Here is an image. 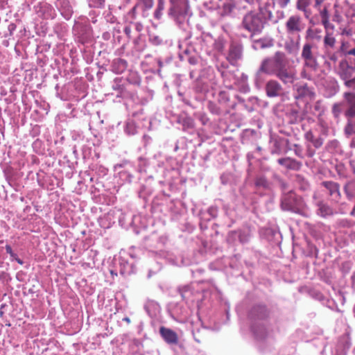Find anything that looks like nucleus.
I'll list each match as a JSON object with an SVG mask.
<instances>
[{
  "label": "nucleus",
  "mask_w": 355,
  "mask_h": 355,
  "mask_svg": "<svg viewBox=\"0 0 355 355\" xmlns=\"http://www.w3.org/2000/svg\"><path fill=\"white\" fill-rule=\"evenodd\" d=\"M251 331L257 340H261L266 336V310L264 306L256 305L250 312Z\"/></svg>",
  "instance_id": "f257e3e1"
},
{
  "label": "nucleus",
  "mask_w": 355,
  "mask_h": 355,
  "mask_svg": "<svg viewBox=\"0 0 355 355\" xmlns=\"http://www.w3.org/2000/svg\"><path fill=\"white\" fill-rule=\"evenodd\" d=\"M288 59L284 53L277 52L271 64L270 71L284 82L291 81L295 78V73L288 67Z\"/></svg>",
  "instance_id": "f03ea898"
},
{
  "label": "nucleus",
  "mask_w": 355,
  "mask_h": 355,
  "mask_svg": "<svg viewBox=\"0 0 355 355\" xmlns=\"http://www.w3.org/2000/svg\"><path fill=\"white\" fill-rule=\"evenodd\" d=\"M263 15V14H261ZM262 16L252 13L246 15L243 20V27L252 33V37L261 33L264 27V21Z\"/></svg>",
  "instance_id": "7ed1b4c3"
},
{
  "label": "nucleus",
  "mask_w": 355,
  "mask_h": 355,
  "mask_svg": "<svg viewBox=\"0 0 355 355\" xmlns=\"http://www.w3.org/2000/svg\"><path fill=\"white\" fill-rule=\"evenodd\" d=\"M282 207L286 211L302 214L304 204L302 199L298 198L295 193H289L283 198Z\"/></svg>",
  "instance_id": "20e7f679"
},
{
  "label": "nucleus",
  "mask_w": 355,
  "mask_h": 355,
  "mask_svg": "<svg viewBox=\"0 0 355 355\" xmlns=\"http://www.w3.org/2000/svg\"><path fill=\"white\" fill-rule=\"evenodd\" d=\"M313 45L311 43H305L302 49L301 58L304 60V67L309 68L312 71H316L319 67L317 58L312 51Z\"/></svg>",
  "instance_id": "39448f33"
},
{
  "label": "nucleus",
  "mask_w": 355,
  "mask_h": 355,
  "mask_svg": "<svg viewBox=\"0 0 355 355\" xmlns=\"http://www.w3.org/2000/svg\"><path fill=\"white\" fill-rule=\"evenodd\" d=\"M286 32L288 35L299 34L305 28L302 18L299 15L290 16L286 21Z\"/></svg>",
  "instance_id": "423d86ee"
},
{
  "label": "nucleus",
  "mask_w": 355,
  "mask_h": 355,
  "mask_svg": "<svg viewBox=\"0 0 355 355\" xmlns=\"http://www.w3.org/2000/svg\"><path fill=\"white\" fill-rule=\"evenodd\" d=\"M314 7L317 9L321 18V22L323 25L324 31L334 30L335 26L330 21V14L328 9V6L324 5L322 7V5L316 6V0H314Z\"/></svg>",
  "instance_id": "0eeeda50"
},
{
  "label": "nucleus",
  "mask_w": 355,
  "mask_h": 355,
  "mask_svg": "<svg viewBox=\"0 0 355 355\" xmlns=\"http://www.w3.org/2000/svg\"><path fill=\"white\" fill-rule=\"evenodd\" d=\"M343 97L347 104V109L345 111V117L355 119V92H345Z\"/></svg>",
  "instance_id": "6e6552de"
},
{
  "label": "nucleus",
  "mask_w": 355,
  "mask_h": 355,
  "mask_svg": "<svg viewBox=\"0 0 355 355\" xmlns=\"http://www.w3.org/2000/svg\"><path fill=\"white\" fill-rule=\"evenodd\" d=\"M353 69L348 64L346 59L340 61L338 67V73L340 78L345 82L352 77Z\"/></svg>",
  "instance_id": "1a4fd4ad"
},
{
  "label": "nucleus",
  "mask_w": 355,
  "mask_h": 355,
  "mask_svg": "<svg viewBox=\"0 0 355 355\" xmlns=\"http://www.w3.org/2000/svg\"><path fill=\"white\" fill-rule=\"evenodd\" d=\"M159 333L164 340L168 344H177L178 342V336L177 334L171 329L162 327L159 329Z\"/></svg>",
  "instance_id": "9d476101"
},
{
  "label": "nucleus",
  "mask_w": 355,
  "mask_h": 355,
  "mask_svg": "<svg viewBox=\"0 0 355 355\" xmlns=\"http://www.w3.org/2000/svg\"><path fill=\"white\" fill-rule=\"evenodd\" d=\"M189 8L187 2H180L170 8L169 15L173 17L183 16L187 14Z\"/></svg>",
  "instance_id": "9b49d317"
},
{
  "label": "nucleus",
  "mask_w": 355,
  "mask_h": 355,
  "mask_svg": "<svg viewBox=\"0 0 355 355\" xmlns=\"http://www.w3.org/2000/svg\"><path fill=\"white\" fill-rule=\"evenodd\" d=\"M336 40L333 33L329 31H325V33L323 38V50L334 51L336 46Z\"/></svg>",
  "instance_id": "f8f14e48"
},
{
  "label": "nucleus",
  "mask_w": 355,
  "mask_h": 355,
  "mask_svg": "<svg viewBox=\"0 0 355 355\" xmlns=\"http://www.w3.org/2000/svg\"><path fill=\"white\" fill-rule=\"evenodd\" d=\"M277 162L279 164L283 165V166L286 169L299 171L302 166L301 162L289 157L279 159Z\"/></svg>",
  "instance_id": "ddd939ff"
},
{
  "label": "nucleus",
  "mask_w": 355,
  "mask_h": 355,
  "mask_svg": "<svg viewBox=\"0 0 355 355\" xmlns=\"http://www.w3.org/2000/svg\"><path fill=\"white\" fill-rule=\"evenodd\" d=\"M322 186L328 189L329 196L334 197L336 199L340 198V193L338 183L331 181L323 182Z\"/></svg>",
  "instance_id": "4468645a"
},
{
  "label": "nucleus",
  "mask_w": 355,
  "mask_h": 355,
  "mask_svg": "<svg viewBox=\"0 0 355 355\" xmlns=\"http://www.w3.org/2000/svg\"><path fill=\"white\" fill-rule=\"evenodd\" d=\"M242 55V49L240 46L238 45H231L229 51V53L227 55V60L232 63L234 64L239 59L241 58Z\"/></svg>",
  "instance_id": "2eb2a0df"
},
{
  "label": "nucleus",
  "mask_w": 355,
  "mask_h": 355,
  "mask_svg": "<svg viewBox=\"0 0 355 355\" xmlns=\"http://www.w3.org/2000/svg\"><path fill=\"white\" fill-rule=\"evenodd\" d=\"M311 4V0H297V10L302 12L306 18L310 17L311 15V10L309 8Z\"/></svg>",
  "instance_id": "dca6fc26"
},
{
  "label": "nucleus",
  "mask_w": 355,
  "mask_h": 355,
  "mask_svg": "<svg viewBox=\"0 0 355 355\" xmlns=\"http://www.w3.org/2000/svg\"><path fill=\"white\" fill-rule=\"evenodd\" d=\"M281 92V85L276 81L268 82V96H277Z\"/></svg>",
  "instance_id": "f3484780"
},
{
  "label": "nucleus",
  "mask_w": 355,
  "mask_h": 355,
  "mask_svg": "<svg viewBox=\"0 0 355 355\" xmlns=\"http://www.w3.org/2000/svg\"><path fill=\"white\" fill-rule=\"evenodd\" d=\"M112 68L116 73H122L127 68V62L123 59H116L112 63Z\"/></svg>",
  "instance_id": "a211bd4d"
},
{
  "label": "nucleus",
  "mask_w": 355,
  "mask_h": 355,
  "mask_svg": "<svg viewBox=\"0 0 355 355\" xmlns=\"http://www.w3.org/2000/svg\"><path fill=\"white\" fill-rule=\"evenodd\" d=\"M305 138L308 141L311 142L314 147L318 148L322 146L324 141L322 138H315L311 131H309L305 134Z\"/></svg>",
  "instance_id": "6ab92c4d"
},
{
  "label": "nucleus",
  "mask_w": 355,
  "mask_h": 355,
  "mask_svg": "<svg viewBox=\"0 0 355 355\" xmlns=\"http://www.w3.org/2000/svg\"><path fill=\"white\" fill-rule=\"evenodd\" d=\"M319 214L323 217L332 215L334 214L333 209L328 206L327 204L323 202H319L318 203Z\"/></svg>",
  "instance_id": "aec40b11"
},
{
  "label": "nucleus",
  "mask_w": 355,
  "mask_h": 355,
  "mask_svg": "<svg viewBox=\"0 0 355 355\" xmlns=\"http://www.w3.org/2000/svg\"><path fill=\"white\" fill-rule=\"evenodd\" d=\"M285 49L288 54L297 55L299 52V43L293 40L286 42L285 44Z\"/></svg>",
  "instance_id": "412c9836"
},
{
  "label": "nucleus",
  "mask_w": 355,
  "mask_h": 355,
  "mask_svg": "<svg viewBox=\"0 0 355 355\" xmlns=\"http://www.w3.org/2000/svg\"><path fill=\"white\" fill-rule=\"evenodd\" d=\"M252 39V47L255 50H261L266 46V40L264 38H257V35Z\"/></svg>",
  "instance_id": "4be33fe9"
},
{
  "label": "nucleus",
  "mask_w": 355,
  "mask_h": 355,
  "mask_svg": "<svg viewBox=\"0 0 355 355\" xmlns=\"http://www.w3.org/2000/svg\"><path fill=\"white\" fill-rule=\"evenodd\" d=\"M266 73V59H264L261 62V64L259 71L257 73V79L259 81L263 80V75Z\"/></svg>",
  "instance_id": "5701e85b"
},
{
  "label": "nucleus",
  "mask_w": 355,
  "mask_h": 355,
  "mask_svg": "<svg viewBox=\"0 0 355 355\" xmlns=\"http://www.w3.org/2000/svg\"><path fill=\"white\" fill-rule=\"evenodd\" d=\"M342 112H343V103H334L332 107V114H334V118L338 119L340 117V115L341 114Z\"/></svg>",
  "instance_id": "b1692460"
},
{
  "label": "nucleus",
  "mask_w": 355,
  "mask_h": 355,
  "mask_svg": "<svg viewBox=\"0 0 355 355\" xmlns=\"http://www.w3.org/2000/svg\"><path fill=\"white\" fill-rule=\"evenodd\" d=\"M164 9V2L163 0H158L157 7L155 11L154 16L156 19L161 18L162 10Z\"/></svg>",
  "instance_id": "393cba45"
},
{
  "label": "nucleus",
  "mask_w": 355,
  "mask_h": 355,
  "mask_svg": "<svg viewBox=\"0 0 355 355\" xmlns=\"http://www.w3.org/2000/svg\"><path fill=\"white\" fill-rule=\"evenodd\" d=\"M349 46V43L347 41L343 40L340 41V45L338 48V52H340L347 56V52H349V50H348Z\"/></svg>",
  "instance_id": "a878e982"
},
{
  "label": "nucleus",
  "mask_w": 355,
  "mask_h": 355,
  "mask_svg": "<svg viewBox=\"0 0 355 355\" xmlns=\"http://www.w3.org/2000/svg\"><path fill=\"white\" fill-rule=\"evenodd\" d=\"M324 57H326L329 60L334 62V64L338 59V52H334V51H324Z\"/></svg>",
  "instance_id": "bb28decb"
},
{
  "label": "nucleus",
  "mask_w": 355,
  "mask_h": 355,
  "mask_svg": "<svg viewBox=\"0 0 355 355\" xmlns=\"http://www.w3.org/2000/svg\"><path fill=\"white\" fill-rule=\"evenodd\" d=\"M105 0H89L90 7L102 8L104 6Z\"/></svg>",
  "instance_id": "cd10ccee"
},
{
  "label": "nucleus",
  "mask_w": 355,
  "mask_h": 355,
  "mask_svg": "<svg viewBox=\"0 0 355 355\" xmlns=\"http://www.w3.org/2000/svg\"><path fill=\"white\" fill-rule=\"evenodd\" d=\"M179 292L183 300L187 297V293L190 292V286L187 285L179 288Z\"/></svg>",
  "instance_id": "c85d7f7f"
},
{
  "label": "nucleus",
  "mask_w": 355,
  "mask_h": 355,
  "mask_svg": "<svg viewBox=\"0 0 355 355\" xmlns=\"http://www.w3.org/2000/svg\"><path fill=\"white\" fill-rule=\"evenodd\" d=\"M140 3H143L144 10H150L154 5L153 0H138Z\"/></svg>",
  "instance_id": "c756f323"
},
{
  "label": "nucleus",
  "mask_w": 355,
  "mask_h": 355,
  "mask_svg": "<svg viewBox=\"0 0 355 355\" xmlns=\"http://www.w3.org/2000/svg\"><path fill=\"white\" fill-rule=\"evenodd\" d=\"M345 85L348 87L349 89L355 91V77L347 79L345 82Z\"/></svg>",
  "instance_id": "7c9ffc66"
},
{
  "label": "nucleus",
  "mask_w": 355,
  "mask_h": 355,
  "mask_svg": "<svg viewBox=\"0 0 355 355\" xmlns=\"http://www.w3.org/2000/svg\"><path fill=\"white\" fill-rule=\"evenodd\" d=\"M305 68L306 67H304V68L302 69V70L300 73L301 78H304V79H306V80H311V78H312L311 73H309Z\"/></svg>",
  "instance_id": "2f4dec72"
},
{
  "label": "nucleus",
  "mask_w": 355,
  "mask_h": 355,
  "mask_svg": "<svg viewBox=\"0 0 355 355\" xmlns=\"http://www.w3.org/2000/svg\"><path fill=\"white\" fill-rule=\"evenodd\" d=\"M273 1V5L277 4L281 8L286 7L288 3L290 2L291 0H272Z\"/></svg>",
  "instance_id": "473e14b6"
},
{
  "label": "nucleus",
  "mask_w": 355,
  "mask_h": 355,
  "mask_svg": "<svg viewBox=\"0 0 355 355\" xmlns=\"http://www.w3.org/2000/svg\"><path fill=\"white\" fill-rule=\"evenodd\" d=\"M333 20L337 23H340L343 20L342 15H340V13L338 11H337V10H334V14L333 15Z\"/></svg>",
  "instance_id": "72a5a7b5"
},
{
  "label": "nucleus",
  "mask_w": 355,
  "mask_h": 355,
  "mask_svg": "<svg viewBox=\"0 0 355 355\" xmlns=\"http://www.w3.org/2000/svg\"><path fill=\"white\" fill-rule=\"evenodd\" d=\"M294 151L298 157L303 158L302 149L299 145L294 146Z\"/></svg>",
  "instance_id": "f704fd0d"
},
{
  "label": "nucleus",
  "mask_w": 355,
  "mask_h": 355,
  "mask_svg": "<svg viewBox=\"0 0 355 355\" xmlns=\"http://www.w3.org/2000/svg\"><path fill=\"white\" fill-rule=\"evenodd\" d=\"M137 6L138 4H136L128 12V15L131 16V18L132 19H135L136 18Z\"/></svg>",
  "instance_id": "c9c22d12"
},
{
  "label": "nucleus",
  "mask_w": 355,
  "mask_h": 355,
  "mask_svg": "<svg viewBox=\"0 0 355 355\" xmlns=\"http://www.w3.org/2000/svg\"><path fill=\"white\" fill-rule=\"evenodd\" d=\"M345 132L347 135H352L355 132L354 126L351 123L347 124L345 128Z\"/></svg>",
  "instance_id": "e433bc0d"
},
{
  "label": "nucleus",
  "mask_w": 355,
  "mask_h": 355,
  "mask_svg": "<svg viewBox=\"0 0 355 355\" xmlns=\"http://www.w3.org/2000/svg\"><path fill=\"white\" fill-rule=\"evenodd\" d=\"M5 248H6V251L8 254H9L10 256L13 255V251H12L10 245H6Z\"/></svg>",
  "instance_id": "4c0bfd02"
},
{
  "label": "nucleus",
  "mask_w": 355,
  "mask_h": 355,
  "mask_svg": "<svg viewBox=\"0 0 355 355\" xmlns=\"http://www.w3.org/2000/svg\"><path fill=\"white\" fill-rule=\"evenodd\" d=\"M124 33L130 36L131 33V28L130 26H125L124 28Z\"/></svg>",
  "instance_id": "58836bf2"
},
{
  "label": "nucleus",
  "mask_w": 355,
  "mask_h": 355,
  "mask_svg": "<svg viewBox=\"0 0 355 355\" xmlns=\"http://www.w3.org/2000/svg\"><path fill=\"white\" fill-rule=\"evenodd\" d=\"M347 55H354L355 56V48L352 49L347 53Z\"/></svg>",
  "instance_id": "ea45409f"
},
{
  "label": "nucleus",
  "mask_w": 355,
  "mask_h": 355,
  "mask_svg": "<svg viewBox=\"0 0 355 355\" xmlns=\"http://www.w3.org/2000/svg\"><path fill=\"white\" fill-rule=\"evenodd\" d=\"M193 338H194L195 340L197 343H200L201 342V340L199 338V336H197L196 333H193Z\"/></svg>",
  "instance_id": "a19ab883"
},
{
  "label": "nucleus",
  "mask_w": 355,
  "mask_h": 355,
  "mask_svg": "<svg viewBox=\"0 0 355 355\" xmlns=\"http://www.w3.org/2000/svg\"><path fill=\"white\" fill-rule=\"evenodd\" d=\"M314 155V151L311 150H309V148L308 149V151H307V155L309 157H311L313 155Z\"/></svg>",
  "instance_id": "79ce46f5"
},
{
  "label": "nucleus",
  "mask_w": 355,
  "mask_h": 355,
  "mask_svg": "<svg viewBox=\"0 0 355 355\" xmlns=\"http://www.w3.org/2000/svg\"><path fill=\"white\" fill-rule=\"evenodd\" d=\"M189 63L191 64H195L196 63V60L194 58H190L189 60Z\"/></svg>",
  "instance_id": "37998d69"
},
{
  "label": "nucleus",
  "mask_w": 355,
  "mask_h": 355,
  "mask_svg": "<svg viewBox=\"0 0 355 355\" xmlns=\"http://www.w3.org/2000/svg\"><path fill=\"white\" fill-rule=\"evenodd\" d=\"M257 185H262L264 186L263 181L261 179H259L257 180Z\"/></svg>",
  "instance_id": "c03bdc74"
},
{
  "label": "nucleus",
  "mask_w": 355,
  "mask_h": 355,
  "mask_svg": "<svg viewBox=\"0 0 355 355\" xmlns=\"http://www.w3.org/2000/svg\"><path fill=\"white\" fill-rule=\"evenodd\" d=\"M326 0H316V6L322 5L323 2H324Z\"/></svg>",
  "instance_id": "a18cd8bd"
},
{
  "label": "nucleus",
  "mask_w": 355,
  "mask_h": 355,
  "mask_svg": "<svg viewBox=\"0 0 355 355\" xmlns=\"http://www.w3.org/2000/svg\"><path fill=\"white\" fill-rule=\"evenodd\" d=\"M312 32L313 31L311 28L308 29L306 31V37H311Z\"/></svg>",
  "instance_id": "49530a36"
},
{
  "label": "nucleus",
  "mask_w": 355,
  "mask_h": 355,
  "mask_svg": "<svg viewBox=\"0 0 355 355\" xmlns=\"http://www.w3.org/2000/svg\"><path fill=\"white\" fill-rule=\"evenodd\" d=\"M15 261L20 265H22L24 263L23 261L18 257L15 258Z\"/></svg>",
  "instance_id": "de8ad7c7"
},
{
  "label": "nucleus",
  "mask_w": 355,
  "mask_h": 355,
  "mask_svg": "<svg viewBox=\"0 0 355 355\" xmlns=\"http://www.w3.org/2000/svg\"><path fill=\"white\" fill-rule=\"evenodd\" d=\"M123 320L125 321L126 322L128 323H130V320L129 318L126 317V318H123Z\"/></svg>",
  "instance_id": "09e8293b"
},
{
  "label": "nucleus",
  "mask_w": 355,
  "mask_h": 355,
  "mask_svg": "<svg viewBox=\"0 0 355 355\" xmlns=\"http://www.w3.org/2000/svg\"><path fill=\"white\" fill-rule=\"evenodd\" d=\"M12 259V260H15V258H17V255L13 252V255L12 256H10Z\"/></svg>",
  "instance_id": "8fccbe9b"
},
{
  "label": "nucleus",
  "mask_w": 355,
  "mask_h": 355,
  "mask_svg": "<svg viewBox=\"0 0 355 355\" xmlns=\"http://www.w3.org/2000/svg\"><path fill=\"white\" fill-rule=\"evenodd\" d=\"M355 214V207L352 209V211L350 212L351 215H354Z\"/></svg>",
  "instance_id": "3c124183"
},
{
  "label": "nucleus",
  "mask_w": 355,
  "mask_h": 355,
  "mask_svg": "<svg viewBox=\"0 0 355 355\" xmlns=\"http://www.w3.org/2000/svg\"><path fill=\"white\" fill-rule=\"evenodd\" d=\"M300 119L297 116L295 117V121H300Z\"/></svg>",
  "instance_id": "603ef678"
},
{
  "label": "nucleus",
  "mask_w": 355,
  "mask_h": 355,
  "mask_svg": "<svg viewBox=\"0 0 355 355\" xmlns=\"http://www.w3.org/2000/svg\"><path fill=\"white\" fill-rule=\"evenodd\" d=\"M302 89H303V90L307 89L306 86H304V87H302Z\"/></svg>",
  "instance_id": "864d4df0"
},
{
  "label": "nucleus",
  "mask_w": 355,
  "mask_h": 355,
  "mask_svg": "<svg viewBox=\"0 0 355 355\" xmlns=\"http://www.w3.org/2000/svg\"><path fill=\"white\" fill-rule=\"evenodd\" d=\"M268 18L270 17V13H268Z\"/></svg>",
  "instance_id": "5fc2aeb1"
},
{
  "label": "nucleus",
  "mask_w": 355,
  "mask_h": 355,
  "mask_svg": "<svg viewBox=\"0 0 355 355\" xmlns=\"http://www.w3.org/2000/svg\"><path fill=\"white\" fill-rule=\"evenodd\" d=\"M315 109H318V108H319V106L315 105Z\"/></svg>",
  "instance_id": "6e6d98bb"
}]
</instances>
